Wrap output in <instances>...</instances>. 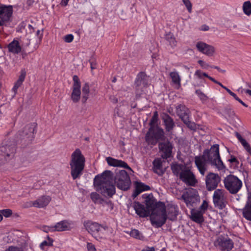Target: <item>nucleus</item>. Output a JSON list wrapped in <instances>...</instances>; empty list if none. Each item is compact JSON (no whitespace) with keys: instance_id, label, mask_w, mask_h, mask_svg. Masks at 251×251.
<instances>
[{"instance_id":"1","label":"nucleus","mask_w":251,"mask_h":251,"mask_svg":"<svg viewBox=\"0 0 251 251\" xmlns=\"http://www.w3.org/2000/svg\"><path fill=\"white\" fill-rule=\"evenodd\" d=\"M195 165L200 174L204 176L207 170L208 164L215 166L219 170L224 168L223 163L219 154V145L215 144L209 150H205L201 155L196 156L194 158Z\"/></svg>"},{"instance_id":"2","label":"nucleus","mask_w":251,"mask_h":251,"mask_svg":"<svg viewBox=\"0 0 251 251\" xmlns=\"http://www.w3.org/2000/svg\"><path fill=\"white\" fill-rule=\"evenodd\" d=\"M113 173L108 170L97 175L94 179L96 190L105 197L111 198L115 194L116 189L113 183Z\"/></svg>"},{"instance_id":"3","label":"nucleus","mask_w":251,"mask_h":251,"mask_svg":"<svg viewBox=\"0 0 251 251\" xmlns=\"http://www.w3.org/2000/svg\"><path fill=\"white\" fill-rule=\"evenodd\" d=\"M85 159L79 149H76L71 155L70 162L71 175L74 180L79 178L83 174Z\"/></svg>"},{"instance_id":"4","label":"nucleus","mask_w":251,"mask_h":251,"mask_svg":"<svg viewBox=\"0 0 251 251\" xmlns=\"http://www.w3.org/2000/svg\"><path fill=\"white\" fill-rule=\"evenodd\" d=\"M166 138L164 130L157 125L150 127L145 136L146 142L151 146H155L160 141H165Z\"/></svg>"},{"instance_id":"5","label":"nucleus","mask_w":251,"mask_h":251,"mask_svg":"<svg viewBox=\"0 0 251 251\" xmlns=\"http://www.w3.org/2000/svg\"><path fill=\"white\" fill-rule=\"evenodd\" d=\"M114 182L118 188L126 191L131 185V180L129 175L125 170H119L113 176Z\"/></svg>"},{"instance_id":"6","label":"nucleus","mask_w":251,"mask_h":251,"mask_svg":"<svg viewBox=\"0 0 251 251\" xmlns=\"http://www.w3.org/2000/svg\"><path fill=\"white\" fill-rule=\"evenodd\" d=\"M167 219V215L165 205H161L156 211L151 214L150 220L151 225L156 228L164 225Z\"/></svg>"},{"instance_id":"7","label":"nucleus","mask_w":251,"mask_h":251,"mask_svg":"<svg viewBox=\"0 0 251 251\" xmlns=\"http://www.w3.org/2000/svg\"><path fill=\"white\" fill-rule=\"evenodd\" d=\"M224 183L226 190L232 194H237L242 187V181L232 175L226 176L224 180Z\"/></svg>"},{"instance_id":"8","label":"nucleus","mask_w":251,"mask_h":251,"mask_svg":"<svg viewBox=\"0 0 251 251\" xmlns=\"http://www.w3.org/2000/svg\"><path fill=\"white\" fill-rule=\"evenodd\" d=\"M16 151L14 145L3 144L0 146V165L10 160Z\"/></svg>"},{"instance_id":"9","label":"nucleus","mask_w":251,"mask_h":251,"mask_svg":"<svg viewBox=\"0 0 251 251\" xmlns=\"http://www.w3.org/2000/svg\"><path fill=\"white\" fill-rule=\"evenodd\" d=\"M225 191L223 189H216L213 195V202L215 207L219 209L225 208L227 201L225 196Z\"/></svg>"},{"instance_id":"10","label":"nucleus","mask_w":251,"mask_h":251,"mask_svg":"<svg viewBox=\"0 0 251 251\" xmlns=\"http://www.w3.org/2000/svg\"><path fill=\"white\" fill-rule=\"evenodd\" d=\"M179 178L188 186H195L198 183L195 174L187 167L180 173Z\"/></svg>"},{"instance_id":"11","label":"nucleus","mask_w":251,"mask_h":251,"mask_svg":"<svg viewBox=\"0 0 251 251\" xmlns=\"http://www.w3.org/2000/svg\"><path fill=\"white\" fill-rule=\"evenodd\" d=\"M12 14V6L0 4V26L10 21Z\"/></svg>"},{"instance_id":"12","label":"nucleus","mask_w":251,"mask_h":251,"mask_svg":"<svg viewBox=\"0 0 251 251\" xmlns=\"http://www.w3.org/2000/svg\"><path fill=\"white\" fill-rule=\"evenodd\" d=\"M221 178L218 174L209 173L205 176V185L206 189L208 191L215 190L219 183L221 182Z\"/></svg>"},{"instance_id":"13","label":"nucleus","mask_w":251,"mask_h":251,"mask_svg":"<svg viewBox=\"0 0 251 251\" xmlns=\"http://www.w3.org/2000/svg\"><path fill=\"white\" fill-rule=\"evenodd\" d=\"M73 90L71 99L74 103L78 102L81 98V83L77 75H75L73 78Z\"/></svg>"},{"instance_id":"14","label":"nucleus","mask_w":251,"mask_h":251,"mask_svg":"<svg viewBox=\"0 0 251 251\" xmlns=\"http://www.w3.org/2000/svg\"><path fill=\"white\" fill-rule=\"evenodd\" d=\"M83 225L86 230L95 237L96 235L101 231V228L106 230L108 228L106 226H104L97 222L91 221H84Z\"/></svg>"},{"instance_id":"15","label":"nucleus","mask_w":251,"mask_h":251,"mask_svg":"<svg viewBox=\"0 0 251 251\" xmlns=\"http://www.w3.org/2000/svg\"><path fill=\"white\" fill-rule=\"evenodd\" d=\"M173 146L172 143L167 140L166 142L159 143L158 149L161 152V156L163 159H167L171 157Z\"/></svg>"},{"instance_id":"16","label":"nucleus","mask_w":251,"mask_h":251,"mask_svg":"<svg viewBox=\"0 0 251 251\" xmlns=\"http://www.w3.org/2000/svg\"><path fill=\"white\" fill-rule=\"evenodd\" d=\"M149 83V77L144 72H140L137 75L135 80V86L136 88V92L138 93V90L140 87H147Z\"/></svg>"},{"instance_id":"17","label":"nucleus","mask_w":251,"mask_h":251,"mask_svg":"<svg viewBox=\"0 0 251 251\" xmlns=\"http://www.w3.org/2000/svg\"><path fill=\"white\" fill-rule=\"evenodd\" d=\"M196 46L200 52L209 56H212L215 52V49L213 46L202 42H198Z\"/></svg>"},{"instance_id":"18","label":"nucleus","mask_w":251,"mask_h":251,"mask_svg":"<svg viewBox=\"0 0 251 251\" xmlns=\"http://www.w3.org/2000/svg\"><path fill=\"white\" fill-rule=\"evenodd\" d=\"M216 243L221 250L224 251H229L233 248V242L230 239L219 238Z\"/></svg>"},{"instance_id":"19","label":"nucleus","mask_w":251,"mask_h":251,"mask_svg":"<svg viewBox=\"0 0 251 251\" xmlns=\"http://www.w3.org/2000/svg\"><path fill=\"white\" fill-rule=\"evenodd\" d=\"M146 208L150 212V215L152 213L156 211L160 208L161 205H165V204L162 202L156 203L154 201L153 199L150 198H147L145 200Z\"/></svg>"},{"instance_id":"20","label":"nucleus","mask_w":251,"mask_h":251,"mask_svg":"<svg viewBox=\"0 0 251 251\" xmlns=\"http://www.w3.org/2000/svg\"><path fill=\"white\" fill-rule=\"evenodd\" d=\"M176 113L182 121L190 118V111L189 109L183 104H179L176 107Z\"/></svg>"},{"instance_id":"21","label":"nucleus","mask_w":251,"mask_h":251,"mask_svg":"<svg viewBox=\"0 0 251 251\" xmlns=\"http://www.w3.org/2000/svg\"><path fill=\"white\" fill-rule=\"evenodd\" d=\"M133 207L135 210L136 213L140 217H147L150 215V212L147 211L144 205L139 202L134 201L133 203Z\"/></svg>"},{"instance_id":"22","label":"nucleus","mask_w":251,"mask_h":251,"mask_svg":"<svg viewBox=\"0 0 251 251\" xmlns=\"http://www.w3.org/2000/svg\"><path fill=\"white\" fill-rule=\"evenodd\" d=\"M162 119L167 131H172L175 126L173 119L166 113H164L162 116Z\"/></svg>"},{"instance_id":"23","label":"nucleus","mask_w":251,"mask_h":251,"mask_svg":"<svg viewBox=\"0 0 251 251\" xmlns=\"http://www.w3.org/2000/svg\"><path fill=\"white\" fill-rule=\"evenodd\" d=\"M35 126L34 124L26 125L24 128L23 136H25V138L29 141H31L34 138V130Z\"/></svg>"},{"instance_id":"24","label":"nucleus","mask_w":251,"mask_h":251,"mask_svg":"<svg viewBox=\"0 0 251 251\" xmlns=\"http://www.w3.org/2000/svg\"><path fill=\"white\" fill-rule=\"evenodd\" d=\"M243 216L247 220L251 221V192L248 194V201L243 209Z\"/></svg>"},{"instance_id":"25","label":"nucleus","mask_w":251,"mask_h":251,"mask_svg":"<svg viewBox=\"0 0 251 251\" xmlns=\"http://www.w3.org/2000/svg\"><path fill=\"white\" fill-rule=\"evenodd\" d=\"M51 200L50 196H43L33 202V205L38 208H43L46 206Z\"/></svg>"},{"instance_id":"26","label":"nucleus","mask_w":251,"mask_h":251,"mask_svg":"<svg viewBox=\"0 0 251 251\" xmlns=\"http://www.w3.org/2000/svg\"><path fill=\"white\" fill-rule=\"evenodd\" d=\"M135 188L132 194V197L136 198L143 191H147L150 189L149 186L144 184V183L136 181L135 182Z\"/></svg>"},{"instance_id":"27","label":"nucleus","mask_w":251,"mask_h":251,"mask_svg":"<svg viewBox=\"0 0 251 251\" xmlns=\"http://www.w3.org/2000/svg\"><path fill=\"white\" fill-rule=\"evenodd\" d=\"M152 165V170L154 173L159 176H161L164 174V171L163 170L162 161L161 158H156L154 159Z\"/></svg>"},{"instance_id":"28","label":"nucleus","mask_w":251,"mask_h":251,"mask_svg":"<svg viewBox=\"0 0 251 251\" xmlns=\"http://www.w3.org/2000/svg\"><path fill=\"white\" fill-rule=\"evenodd\" d=\"M54 231H63L70 229V224L66 220H63L56 223L53 226Z\"/></svg>"},{"instance_id":"29","label":"nucleus","mask_w":251,"mask_h":251,"mask_svg":"<svg viewBox=\"0 0 251 251\" xmlns=\"http://www.w3.org/2000/svg\"><path fill=\"white\" fill-rule=\"evenodd\" d=\"M191 219L194 222L201 224L204 221L203 212L201 211L193 210L191 212Z\"/></svg>"},{"instance_id":"30","label":"nucleus","mask_w":251,"mask_h":251,"mask_svg":"<svg viewBox=\"0 0 251 251\" xmlns=\"http://www.w3.org/2000/svg\"><path fill=\"white\" fill-rule=\"evenodd\" d=\"M7 48L9 51L14 54H18L22 50L19 41L15 39L9 44Z\"/></svg>"},{"instance_id":"31","label":"nucleus","mask_w":251,"mask_h":251,"mask_svg":"<svg viewBox=\"0 0 251 251\" xmlns=\"http://www.w3.org/2000/svg\"><path fill=\"white\" fill-rule=\"evenodd\" d=\"M181 198L187 206H193V204L196 202L199 199L198 196L195 194H183L182 195Z\"/></svg>"},{"instance_id":"32","label":"nucleus","mask_w":251,"mask_h":251,"mask_svg":"<svg viewBox=\"0 0 251 251\" xmlns=\"http://www.w3.org/2000/svg\"><path fill=\"white\" fill-rule=\"evenodd\" d=\"M90 94V86L88 83H85L82 88L81 101L84 104L89 98Z\"/></svg>"},{"instance_id":"33","label":"nucleus","mask_w":251,"mask_h":251,"mask_svg":"<svg viewBox=\"0 0 251 251\" xmlns=\"http://www.w3.org/2000/svg\"><path fill=\"white\" fill-rule=\"evenodd\" d=\"M167 218L171 221H175L176 220L178 215V208L176 206L172 205L167 208Z\"/></svg>"},{"instance_id":"34","label":"nucleus","mask_w":251,"mask_h":251,"mask_svg":"<svg viewBox=\"0 0 251 251\" xmlns=\"http://www.w3.org/2000/svg\"><path fill=\"white\" fill-rule=\"evenodd\" d=\"M185 165L180 164H175L171 165V169L173 173L176 176H179L180 173L186 169Z\"/></svg>"},{"instance_id":"35","label":"nucleus","mask_w":251,"mask_h":251,"mask_svg":"<svg viewBox=\"0 0 251 251\" xmlns=\"http://www.w3.org/2000/svg\"><path fill=\"white\" fill-rule=\"evenodd\" d=\"M26 73L25 71H22L18 79L15 82V85L12 88V91L14 92L15 94L17 93L18 89L21 86L23 82H24L25 77Z\"/></svg>"},{"instance_id":"36","label":"nucleus","mask_w":251,"mask_h":251,"mask_svg":"<svg viewBox=\"0 0 251 251\" xmlns=\"http://www.w3.org/2000/svg\"><path fill=\"white\" fill-rule=\"evenodd\" d=\"M170 76L172 78V81L174 83L178 85H180V76L177 72H171L170 73Z\"/></svg>"},{"instance_id":"37","label":"nucleus","mask_w":251,"mask_h":251,"mask_svg":"<svg viewBox=\"0 0 251 251\" xmlns=\"http://www.w3.org/2000/svg\"><path fill=\"white\" fill-rule=\"evenodd\" d=\"M165 39L172 47H175L176 46V41L172 33L169 32L167 33L166 35Z\"/></svg>"},{"instance_id":"38","label":"nucleus","mask_w":251,"mask_h":251,"mask_svg":"<svg viewBox=\"0 0 251 251\" xmlns=\"http://www.w3.org/2000/svg\"><path fill=\"white\" fill-rule=\"evenodd\" d=\"M243 9L246 15L248 16L251 15V2L249 1L245 2L243 5Z\"/></svg>"},{"instance_id":"39","label":"nucleus","mask_w":251,"mask_h":251,"mask_svg":"<svg viewBox=\"0 0 251 251\" xmlns=\"http://www.w3.org/2000/svg\"><path fill=\"white\" fill-rule=\"evenodd\" d=\"M183 121L187 126L192 130L196 131L197 130V125L194 122H192L190 121V118L186 119Z\"/></svg>"},{"instance_id":"40","label":"nucleus","mask_w":251,"mask_h":251,"mask_svg":"<svg viewBox=\"0 0 251 251\" xmlns=\"http://www.w3.org/2000/svg\"><path fill=\"white\" fill-rule=\"evenodd\" d=\"M53 242V240L48 236L47 240L42 242L40 245V247L41 249L44 250L45 246H52Z\"/></svg>"},{"instance_id":"41","label":"nucleus","mask_w":251,"mask_h":251,"mask_svg":"<svg viewBox=\"0 0 251 251\" xmlns=\"http://www.w3.org/2000/svg\"><path fill=\"white\" fill-rule=\"evenodd\" d=\"M158 120V112L156 111L154 112L153 115L150 122L149 125L150 127H156L155 125L157 123Z\"/></svg>"},{"instance_id":"42","label":"nucleus","mask_w":251,"mask_h":251,"mask_svg":"<svg viewBox=\"0 0 251 251\" xmlns=\"http://www.w3.org/2000/svg\"><path fill=\"white\" fill-rule=\"evenodd\" d=\"M130 235L131 237L138 239H141L143 237L140 231L135 229L131 230L130 233Z\"/></svg>"},{"instance_id":"43","label":"nucleus","mask_w":251,"mask_h":251,"mask_svg":"<svg viewBox=\"0 0 251 251\" xmlns=\"http://www.w3.org/2000/svg\"><path fill=\"white\" fill-rule=\"evenodd\" d=\"M224 112L229 118H233L235 116L234 111L231 108L230 106H227L224 109Z\"/></svg>"},{"instance_id":"44","label":"nucleus","mask_w":251,"mask_h":251,"mask_svg":"<svg viewBox=\"0 0 251 251\" xmlns=\"http://www.w3.org/2000/svg\"><path fill=\"white\" fill-rule=\"evenodd\" d=\"M106 160L109 166L117 167V162H118V159H114L111 157H108L106 158Z\"/></svg>"},{"instance_id":"45","label":"nucleus","mask_w":251,"mask_h":251,"mask_svg":"<svg viewBox=\"0 0 251 251\" xmlns=\"http://www.w3.org/2000/svg\"><path fill=\"white\" fill-rule=\"evenodd\" d=\"M117 167L124 168L125 169H128L130 171H132L131 168L128 165V164L126 162L121 160H118Z\"/></svg>"},{"instance_id":"46","label":"nucleus","mask_w":251,"mask_h":251,"mask_svg":"<svg viewBox=\"0 0 251 251\" xmlns=\"http://www.w3.org/2000/svg\"><path fill=\"white\" fill-rule=\"evenodd\" d=\"M240 143L243 146L245 150L251 155V148L246 140L244 139L242 140Z\"/></svg>"},{"instance_id":"47","label":"nucleus","mask_w":251,"mask_h":251,"mask_svg":"<svg viewBox=\"0 0 251 251\" xmlns=\"http://www.w3.org/2000/svg\"><path fill=\"white\" fill-rule=\"evenodd\" d=\"M195 93L201 100H205L208 98L201 90H196Z\"/></svg>"},{"instance_id":"48","label":"nucleus","mask_w":251,"mask_h":251,"mask_svg":"<svg viewBox=\"0 0 251 251\" xmlns=\"http://www.w3.org/2000/svg\"><path fill=\"white\" fill-rule=\"evenodd\" d=\"M184 4L185 5L188 11L192 12V4L190 0H182Z\"/></svg>"},{"instance_id":"49","label":"nucleus","mask_w":251,"mask_h":251,"mask_svg":"<svg viewBox=\"0 0 251 251\" xmlns=\"http://www.w3.org/2000/svg\"><path fill=\"white\" fill-rule=\"evenodd\" d=\"M0 212L1 215H3L5 217H10L12 214V211L10 209H6L0 210Z\"/></svg>"},{"instance_id":"50","label":"nucleus","mask_w":251,"mask_h":251,"mask_svg":"<svg viewBox=\"0 0 251 251\" xmlns=\"http://www.w3.org/2000/svg\"><path fill=\"white\" fill-rule=\"evenodd\" d=\"M195 75H196L198 78L201 79L203 76L208 77L209 75L205 73H203L200 70H197L195 72Z\"/></svg>"},{"instance_id":"51","label":"nucleus","mask_w":251,"mask_h":251,"mask_svg":"<svg viewBox=\"0 0 251 251\" xmlns=\"http://www.w3.org/2000/svg\"><path fill=\"white\" fill-rule=\"evenodd\" d=\"M208 207V203L206 201H203L202 204L200 207V211H201L203 212V214L204 213L205 211L207 209Z\"/></svg>"},{"instance_id":"52","label":"nucleus","mask_w":251,"mask_h":251,"mask_svg":"<svg viewBox=\"0 0 251 251\" xmlns=\"http://www.w3.org/2000/svg\"><path fill=\"white\" fill-rule=\"evenodd\" d=\"M91 197L92 200L95 202L98 201L100 199V195L96 192H93L91 193Z\"/></svg>"},{"instance_id":"53","label":"nucleus","mask_w":251,"mask_h":251,"mask_svg":"<svg viewBox=\"0 0 251 251\" xmlns=\"http://www.w3.org/2000/svg\"><path fill=\"white\" fill-rule=\"evenodd\" d=\"M64 39L66 43H71L74 39V36L71 34H67L64 37Z\"/></svg>"},{"instance_id":"54","label":"nucleus","mask_w":251,"mask_h":251,"mask_svg":"<svg viewBox=\"0 0 251 251\" xmlns=\"http://www.w3.org/2000/svg\"><path fill=\"white\" fill-rule=\"evenodd\" d=\"M5 251H23L22 248L17 247L10 246Z\"/></svg>"},{"instance_id":"55","label":"nucleus","mask_w":251,"mask_h":251,"mask_svg":"<svg viewBox=\"0 0 251 251\" xmlns=\"http://www.w3.org/2000/svg\"><path fill=\"white\" fill-rule=\"evenodd\" d=\"M88 251H96L95 246L91 243H88L87 245Z\"/></svg>"},{"instance_id":"56","label":"nucleus","mask_w":251,"mask_h":251,"mask_svg":"<svg viewBox=\"0 0 251 251\" xmlns=\"http://www.w3.org/2000/svg\"><path fill=\"white\" fill-rule=\"evenodd\" d=\"M52 228H54L53 226H44L43 227V230H44V231H45L46 232H48L49 231L54 232V230H52Z\"/></svg>"},{"instance_id":"57","label":"nucleus","mask_w":251,"mask_h":251,"mask_svg":"<svg viewBox=\"0 0 251 251\" xmlns=\"http://www.w3.org/2000/svg\"><path fill=\"white\" fill-rule=\"evenodd\" d=\"M198 63L200 65V66L204 69H207L209 65L204 62L203 60H200L198 61Z\"/></svg>"},{"instance_id":"58","label":"nucleus","mask_w":251,"mask_h":251,"mask_svg":"<svg viewBox=\"0 0 251 251\" xmlns=\"http://www.w3.org/2000/svg\"><path fill=\"white\" fill-rule=\"evenodd\" d=\"M236 100H237L238 101H239L241 104H242L243 106H244L245 107H248V105L245 103L244 102L240 99H239L236 95V94H235V97H233Z\"/></svg>"},{"instance_id":"59","label":"nucleus","mask_w":251,"mask_h":251,"mask_svg":"<svg viewBox=\"0 0 251 251\" xmlns=\"http://www.w3.org/2000/svg\"><path fill=\"white\" fill-rule=\"evenodd\" d=\"M36 35L39 38L40 40L42 39L43 37L42 31H40L39 29L37 30L36 32Z\"/></svg>"},{"instance_id":"60","label":"nucleus","mask_w":251,"mask_h":251,"mask_svg":"<svg viewBox=\"0 0 251 251\" xmlns=\"http://www.w3.org/2000/svg\"><path fill=\"white\" fill-rule=\"evenodd\" d=\"M228 161L230 163H236L237 164L239 163V162L237 160V159L236 158V157H235L234 156H231V158L230 159H229Z\"/></svg>"},{"instance_id":"61","label":"nucleus","mask_w":251,"mask_h":251,"mask_svg":"<svg viewBox=\"0 0 251 251\" xmlns=\"http://www.w3.org/2000/svg\"><path fill=\"white\" fill-rule=\"evenodd\" d=\"M141 251H155V249L154 247H147L145 249H143Z\"/></svg>"},{"instance_id":"62","label":"nucleus","mask_w":251,"mask_h":251,"mask_svg":"<svg viewBox=\"0 0 251 251\" xmlns=\"http://www.w3.org/2000/svg\"><path fill=\"white\" fill-rule=\"evenodd\" d=\"M224 89L228 92V93L232 96V97H235V94L232 92L230 89L227 88V87H224Z\"/></svg>"},{"instance_id":"63","label":"nucleus","mask_w":251,"mask_h":251,"mask_svg":"<svg viewBox=\"0 0 251 251\" xmlns=\"http://www.w3.org/2000/svg\"><path fill=\"white\" fill-rule=\"evenodd\" d=\"M224 89L228 92V93L232 96V97H235V94L232 92L230 89L227 88V87H224Z\"/></svg>"},{"instance_id":"64","label":"nucleus","mask_w":251,"mask_h":251,"mask_svg":"<svg viewBox=\"0 0 251 251\" xmlns=\"http://www.w3.org/2000/svg\"><path fill=\"white\" fill-rule=\"evenodd\" d=\"M28 28L29 29V33H32L35 31L34 28L31 25H28Z\"/></svg>"}]
</instances>
